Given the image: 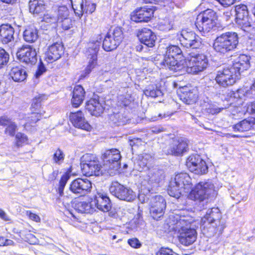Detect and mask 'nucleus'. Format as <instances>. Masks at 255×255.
Segmentation results:
<instances>
[{
  "instance_id": "nucleus-42",
  "label": "nucleus",
  "mask_w": 255,
  "mask_h": 255,
  "mask_svg": "<svg viewBox=\"0 0 255 255\" xmlns=\"http://www.w3.org/2000/svg\"><path fill=\"white\" fill-rule=\"evenodd\" d=\"M124 91L126 93V95H120L118 97V103L120 106H127L133 100L131 98V94L128 93L127 89H124Z\"/></svg>"
},
{
  "instance_id": "nucleus-23",
  "label": "nucleus",
  "mask_w": 255,
  "mask_h": 255,
  "mask_svg": "<svg viewBox=\"0 0 255 255\" xmlns=\"http://www.w3.org/2000/svg\"><path fill=\"white\" fill-rule=\"evenodd\" d=\"M164 178L163 170L157 168H148L146 172L144 180L151 187H148L147 190L150 192L152 187H157L158 184Z\"/></svg>"
},
{
  "instance_id": "nucleus-39",
  "label": "nucleus",
  "mask_w": 255,
  "mask_h": 255,
  "mask_svg": "<svg viewBox=\"0 0 255 255\" xmlns=\"http://www.w3.org/2000/svg\"><path fill=\"white\" fill-rule=\"evenodd\" d=\"M96 9V4L92 3L89 1H85L83 2V5L81 9L79 8L77 11H75L76 15L81 17L84 13H92Z\"/></svg>"
},
{
  "instance_id": "nucleus-4",
  "label": "nucleus",
  "mask_w": 255,
  "mask_h": 255,
  "mask_svg": "<svg viewBox=\"0 0 255 255\" xmlns=\"http://www.w3.org/2000/svg\"><path fill=\"white\" fill-rule=\"evenodd\" d=\"M239 43V37L235 32H227L218 36L215 40L213 47L219 53L225 54L235 50Z\"/></svg>"
},
{
  "instance_id": "nucleus-59",
  "label": "nucleus",
  "mask_w": 255,
  "mask_h": 255,
  "mask_svg": "<svg viewBox=\"0 0 255 255\" xmlns=\"http://www.w3.org/2000/svg\"><path fill=\"white\" fill-rule=\"evenodd\" d=\"M11 121V119L6 116L0 117V126H6Z\"/></svg>"
},
{
  "instance_id": "nucleus-28",
  "label": "nucleus",
  "mask_w": 255,
  "mask_h": 255,
  "mask_svg": "<svg viewBox=\"0 0 255 255\" xmlns=\"http://www.w3.org/2000/svg\"><path fill=\"white\" fill-rule=\"evenodd\" d=\"M187 147V140L185 138L181 137L173 141L168 149L167 153L176 156L180 155L186 151Z\"/></svg>"
},
{
  "instance_id": "nucleus-50",
  "label": "nucleus",
  "mask_w": 255,
  "mask_h": 255,
  "mask_svg": "<svg viewBox=\"0 0 255 255\" xmlns=\"http://www.w3.org/2000/svg\"><path fill=\"white\" fill-rule=\"evenodd\" d=\"M58 23L60 24L64 29L67 30L69 29L72 25V21L69 16L66 18H64L61 20L58 21Z\"/></svg>"
},
{
  "instance_id": "nucleus-34",
  "label": "nucleus",
  "mask_w": 255,
  "mask_h": 255,
  "mask_svg": "<svg viewBox=\"0 0 255 255\" xmlns=\"http://www.w3.org/2000/svg\"><path fill=\"white\" fill-rule=\"evenodd\" d=\"M9 76L14 82H21L26 79L27 75L24 68L15 66L10 69Z\"/></svg>"
},
{
  "instance_id": "nucleus-48",
  "label": "nucleus",
  "mask_w": 255,
  "mask_h": 255,
  "mask_svg": "<svg viewBox=\"0 0 255 255\" xmlns=\"http://www.w3.org/2000/svg\"><path fill=\"white\" fill-rule=\"evenodd\" d=\"M41 99L40 97H36L33 99L31 104V111L32 112H39L42 113L40 110L41 108Z\"/></svg>"
},
{
  "instance_id": "nucleus-56",
  "label": "nucleus",
  "mask_w": 255,
  "mask_h": 255,
  "mask_svg": "<svg viewBox=\"0 0 255 255\" xmlns=\"http://www.w3.org/2000/svg\"><path fill=\"white\" fill-rule=\"evenodd\" d=\"M69 177L70 176L68 173H66L63 174L61 178L59 185L63 187H65Z\"/></svg>"
},
{
  "instance_id": "nucleus-26",
  "label": "nucleus",
  "mask_w": 255,
  "mask_h": 255,
  "mask_svg": "<svg viewBox=\"0 0 255 255\" xmlns=\"http://www.w3.org/2000/svg\"><path fill=\"white\" fill-rule=\"evenodd\" d=\"M250 57L245 54L240 55L230 67L238 78L242 72L250 67Z\"/></svg>"
},
{
  "instance_id": "nucleus-15",
  "label": "nucleus",
  "mask_w": 255,
  "mask_h": 255,
  "mask_svg": "<svg viewBox=\"0 0 255 255\" xmlns=\"http://www.w3.org/2000/svg\"><path fill=\"white\" fill-rule=\"evenodd\" d=\"M16 56L20 61L27 64H34L37 60L36 49L31 45H23L19 48Z\"/></svg>"
},
{
  "instance_id": "nucleus-38",
  "label": "nucleus",
  "mask_w": 255,
  "mask_h": 255,
  "mask_svg": "<svg viewBox=\"0 0 255 255\" xmlns=\"http://www.w3.org/2000/svg\"><path fill=\"white\" fill-rule=\"evenodd\" d=\"M29 6L30 12L33 13H39L45 9V5L42 0H30Z\"/></svg>"
},
{
  "instance_id": "nucleus-33",
  "label": "nucleus",
  "mask_w": 255,
  "mask_h": 255,
  "mask_svg": "<svg viewBox=\"0 0 255 255\" xmlns=\"http://www.w3.org/2000/svg\"><path fill=\"white\" fill-rule=\"evenodd\" d=\"M85 95V92L81 85L75 86L73 91V95L71 99L72 105L74 108L79 107L83 103Z\"/></svg>"
},
{
  "instance_id": "nucleus-10",
  "label": "nucleus",
  "mask_w": 255,
  "mask_h": 255,
  "mask_svg": "<svg viewBox=\"0 0 255 255\" xmlns=\"http://www.w3.org/2000/svg\"><path fill=\"white\" fill-rule=\"evenodd\" d=\"M185 63L183 70H185L188 73L197 74L207 68L208 60L205 55L198 54L191 55Z\"/></svg>"
},
{
  "instance_id": "nucleus-31",
  "label": "nucleus",
  "mask_w": 255,
  "mask_h": 255,
  "mask_svg": "<svg viewBox=\"0 0 255 255\" xmlns=\"http://www.w3.org/2000/svg\"><path fill=\"white\" fill-rule=\"evenodd\" d=\"M14 29L9 24L0 26V40L3 44H7L14 40Z\"/></svg>"
},
{
  "instance_id": "nucleus-29",
  "label": "nucleus",
  "mask_w": 255,
  "mask_h": 255,
  "mask_svg": "<svg viewBox=\"0 0 255 255\" xmlns=\"http://www.w3.org/2000/svg\"><path fill=\"white\" fill-rule=\"evenodd\" d=\"M138 36L141 43L147 47H152L154 45L156 35L150 29L147 28L141 29Z\"/></svg>"
},
{
  "instance_id": "nucleus-7",
  "label": "nucleus",
  "mask_w": 255,
  "mask_h": 255,
  "mask_svg": "<svg viewBox=\"0 0 255 255\" xmlns=\"http://www.w3.org/2000/svg\"><path fill=\"white\" fill-rule=\"evenodd\" d=\"M121 152L116 148L107 150L102 155V168L111 176L116 174L121 165Z\"/></svg>"
},
{
  "instance_id": "nucleus-17",
  "label": "nucleus",
  "mask_w": 255,
  "mask_h": 255,
  "mask_svg": "<svg viewBox=\"0 0 255 255\" xmlns=\"http://www.w3.org/2000/svg\"><path fill=\"white\" fill-rule=\"evenodd\" d=\"M166 201L160 195L153 197L150 202V214L155 220H158L162 217L166 208Z\"/></svg>"
},
{
  "instance_id": "nucleus-41",
  "label": "nucleus",
  "mask_w": 255,
  "mask_h": 255,
  "mask_svg": "<svg viewBox=\"0 0 255 255\" xmlns=\"http://www.w3.org/2000/svg\"><path fill=\"white\" fill-rule=\"evenodd\" d=\"M152 160V156L147 153H143L139 156L138 164L140 166L138 169L141 171L145 168L147 164Z\"/></svg>"
},
{
  "instance_id": "nucleus-49",
  "label": "nucleus",
  "mask_w": 255,
  "mask_h": 255,
  "mask_svg": "<svg viewBox=\"0 0 255 255\" xmlns=\"http://www.w3.org/2000/svg\"><path fill=\"white\" fill-rule=\"evenodd\" d=\"M15 138L17 146H22L23 144L27 142L28 138L27 136L21 132H18L16 134Z\"/></svg>"
},
{
  "instance_id": "nucleus-8",
  "label": "nucleus",
  "mask_w": 255,
  "mask_h": 255,
  "mask_svg": "<svg viewBox=\"0 0 255 255\" xmlns=\"http://www.w3.org/2000/svg\"><path fill=\"white\" fill-rule=\"evenodd\" d=\"M81 169L82 172L87 176H99L103 174L105 170L99 164L97 158L93 154H86L82 158Z\"/></svg>"
},
{
  "instance_id": "nucleus-62",
  "label": "nucleus",
  "mask_w": 255,
  "mask_h": 255,
  "mask_svg": "<svg viewBox=\"0 0 255 255\" xmlns=\"http://www.w3.org/2000/svg\"><path fill=\"white\" fill-rule=\"evenodd\" d=\"M0 218L5 221H10L9 218L7 214L1 209H0Z\"/></svg>"
},
{
  "instance_id": "nucleus-63",
  "label": "nucleus",
  "mask_w": 255,
  "mask_h": 255,
  "mask_svg": "<svg viewBox=\"0 0 255 255\" xmlns=\"http://www.w3.org/2000/svg\"><path fill=\"white\" fill-rule=\"evenodd\" d=\"M232 129L234 131L243 132V130H240V129L242 128L241 126L240 125V122L234 125L232 127Z\"/></svg>"
},
{
  "instance_id": "nucleus-40",
  "label": "nucleus",
  "mask_w": 255,
  "mask_h": 255,
  "mask_svg": "<svg viewBox=\"0 0 255 255\" xmlns=\"http://www.w3.org/2000/svg\"><path fill=\"white\" fill-rule=\"evenodd\" d=\"M144 94L146 96L152 98H156L162 95L161 90L155 85H150L144 91Z\"/></svg>"
},
{
  "instance_id": "nucleus-36",
  "label": "nucleus",
  "mask_w": 255,
  "mask_h": 255,
  "mask_svg": "<svg viewBox=\"0 0 255 255\" xmlns=\"http://www.w3.org/2000/svg\"><path fill=\"white\" fill-rule=\"evenodd\" d=\"M42 114V113L32 112L28 116L23 118L25 121V123L24 124L25 128L26 130H30L31 127H34L36 122L41 118Z\"/></svg>"
},
{
  "instance_id": "nucleus-13",
  "label": "nucleus",
  "mask_w": 255,
  "mask_h": 255,
  "mask_svg": "<svg viewBox=\"0 0 255 255\" xmlns=\"http://www.w3.org/2000/svg\"><path fill=\"white\" fill-rule=\"evenodd\" d=\"M178 38L181 44L186 48H198L202 45L201 38L188 29H182Z\"/></svg>"
},
{
  "instance_id": "nucleus-27",
  "label": "nucleus",
  "mask_w": 255,
  "mask_h": 255,
  "mask_svg": "<svg viewBox=\"0 0 255 255\" xmlns=\"http://www.w3.org/2000/svg\"><path fill=\"white\" fill-rule=\"evenodd\" d=\"M95 209L96 208L104 212L110 211L111 204L109 198L106 194L98 193L93 200Z\"/></svg>"
},
{
  "instance_id": "nucleus-60",
  "label": "nucleus",
  "mask_w": 255,
  "mask_h": 255,
  "mask_svg": "<svg viewBox=\"0 0 255 255\" xmlns=\"http://www.w3.org/2000/svg\"><path fill=\"white\" fill-rule=\"evenodd\" d=\"M65 208L66 210L64 211V214L67 216L68 218L70 219L73 218L74 220L77 219L75 215L74 214L73 210L67 209L66 207H65Z\"/></svg>"
},
{
  "instance_id": "nucleus-57",
  "label": "nucleus",
  "mask_w": 255,
  "mask_h": 255,
  "mask_svg": "<svg viewBox=\"0 0 255 255\" xmlns=\"http://www.w3.org/2000/svg\"><path fill=\"white\" fill-rule=\"evenodd\" d=\"M223 18L227 22L231 21L233 18V13L231 10H227L223 13Z\"/></svg>"
},
{
  "instance_id": "nucleus-47",
  "label": "nucleus",
  "mask_w": 255,
  "mask_h": 255,
  "mask_svg": "<svg viewBox=\"0 0 255 255\" xmlns=\"http://www.w3.org/2000/svg\"><path fill=\"white\" fill-rule=\"evenodd\" d=\"M9 60V54L3 48H0V68L6 64Z\"/></svg>"
},
{
  "instance_id": "nucleus-25",
  "label": "nucleus",
  "mask_w": 255,
  "mask_h": 255,
  "mask_svg": "<svg viewBox=\"0 0 255 255\" xmlns=\"http://www.w3.org/2000/svg\"><path fill=\"white\" fill-rule=\"evenodd\" d=\"M69 117L70 121L75 128L86 131L91 130L92 127L86 120L82 111H78L76 112H71Z\"/></svg>"
},
{
  "instance_id": "nucleus-22",
  "label": "nucleus",
  "mask_w": 255,
  "mask_h": 255,
  "mask_svg": "<svg viewBox=\"0 0 255 255\" xmlns=\"http://www.w3.org/2000/svg\"><path fill=\"white\" fill-rule=\"evenodd\" d=\"M153 7L144 6L136 9L130 15L132 21L136 22H148L153 16Z\"/></svg>"
},
{
  "instance_id": "nucleus-1",
  "label": "nucleus",
  "mask_w": 255,
  "mask_h": 255,
  "mask_svg": "<svg viewBox=\"0 0 255 255\" xmlns=\"http://www.w3.org/2000/svg\"><path fill=\"white\" fill-rule=\"evenodd\" d=\"M187 211L175 210L171 213L167 220V224L171 230L177 232L179 234V242L183 245L188 246L196 240L197 232L190 227V217L186 216Z\"/></svg>"
},
{
  "instance_id": "nucleus-61",
  "label": "nucleus",
  "mask_w": 255,
  "mask_h": 255,
  "mask_svg": "<svg viewBox=\"0 0 255 255\" xmlns=\"http://www.w3.org/2000/svg\"><path fill=\"white\" fill-rule=\"evenodd\" d=\"M224 108H219L217 107H209L208 109V112L213 115L218 114Z\"/></svg>"
},
{
  "instance_id": "nucleus-30",
  "label": "nucleus",
  "mask_w": 255,
  "mask_h": 255,
  "mask_svg": "<svg viewBox=\"0 0 255 255\" xmlns=\"http://www.w3.org/2000/svg\"><path fill=\"white\" fill-rule=\"evenodd\" d=\"M86 109L91 115L97 117L100 116L104 110L103 104L96 98H92L87 102Z\"/></svg>"
},
{
  "instance_id": "nucleus-55",
  "label": "nucleus",
  "mask_w": 255,
  "mask_h": 255,
  "mask_svg": "<svg viewBox=\"0 0 255 255\" xmlns=\"http://www.w3.org/2000/svg\"><path fill=\"white\" fill-rule=\"evenodd\" d=\"M14 242L9 239H5L3 237H0V246H13Z\"/></svg>"
},
{
  "instance_id": "nucleus-12",
  "label": "nucleus",
  "mask_w": 255,
  "mask_h": 255,
  "mask_svg": "<svg viewBox=\"0 0 255 255\" xmlns=\"http://www.w3.org/2000/svg\"><path fill=\"white\" fill-rule=\"evenodd\" d=\"M111 194L120 200L131 202L136 197V195L130 188L125 187L118 182L112 183L110 188Z\"/></svg>"
},
{
  "instance_id": "nucleus-45",
  "label": "nucleus",
  "mask_w": 255,
  "mask_h": 255,
  "mask_svg": "<svg viewBox=\"0 0 255 255\" xmlns=\"http://www.w3.org/2000/svg\"><path fill=\"white\" fill-rule=\"evenodd\" d=\"M65 154L60 149H57L53 154L52 160L53 162L58 165L61 164L64 160Z\"/></svg>"
},
{
  "instance_id": "nucleus-9",
  "label": "nucleus",
  "mask_w": 255,
  "mask_h": 255,
  "mask_svg": "<svg viewBox=\"0 0 255 255\" xmlns=\"http://www.w3.org/2000/svg\"><path fill=\"white\" fill-rule=\"evenodd\" d=\"M217 20L216 13L213 10L208 9L198 15L195 25L199 31L207 32L215 26Z\"/></svg>"
},
{
  "instance_id": "nucleus-35",
  "label": "nucleus",
  "mask_w": 255,
  "mask_h": 255,
  "mask_svg": "<svg viewBox=\"0 0 255 255\" xmlns=\"http://www.w3.org/2000/svg\"><path fill=\"white\" fill-rule=\"evenodd\" d=\"M74 210L81 213L92 214L95 211L93 200L90 202H79L74 206Z\"/></svg>"
},
{
  "instance_id": "nucleus-44",
  "label": "nucleus",
  "mask_w": 255,
  "mask_h": 255,
  "mask_svg": "<svg viewBox=\"0 0 255 255\" xmlns=\"http://www.w3.org/2000/svg\"><path fill=\"white\" fill-rule=\"evenodd\" d=\"M56 15V13H55L53 9L44 15L42 21L48 24H56L58 23L57 17Z\"/></svg>"
},
{
  "instance_id": "nucleus-20",
  "label": "nucleus",
  "mask_w": 255,
  "mask_h": 255,
  "mask_svg": "<svg viewBox=\"0 0 255 255\" xmlns=\"http://www.w3.org/2000/svg\"><path fill=\"white\" fill-rule=\"evenodd\" d=\"M92 183L87 179L77 178L74 180L70 185V190L79 196L86 194L90 192Z\"/></svg>"
},
{
  "instance_id": "nucleus-2",
  "label": "nucleus",
  "mask_w": 255,
  "mask_h": 255,
  "mask_svg": "<svg viewBox=\"0 0 255 255\" xmlns=\"http://www.w3.org/2000/svg\"><path fill=\"white\" fill-rule=\"evenodd\" d=\"M221 219L222 214L218 208L208 209L201 220V228L203 233L208 236L222 233L225 226Z\"/></svg>"
},
{
  "instance_id": "nucleus-16",
  "label": "nucleus",
  "mask_w": 255,
  "mask_h": 255,
  "mask_svg": "<svg viewBox=\"0 0 255 255\" xmlns=\"http://www.w3.org/2000/svg\"><path fill=\"white\" fill-rule=\"evenodd\" d=\"M186 166L191 172L196 174H205L208 171L205 161L198 154L190 155L187 159Z\"/></svg>"
},
{
  "instance_id": "nucleus-24",
  "label": "nucleus",
  "mask_w": 255,
  "mask_h": 255,
  "mask_svg": "<svg viewBox=\"0 0 255 255\" xmlns=\"http://www.w3.org/2000/svg\"><path fill=\"white\" fill-rule=\"evenodd\" d=\"M64 52L61 43L56 42L49 46L44 54V59L48 63H52L60 58Z\"/></svg>"
},
{
  "instance_id": "nucleus-52",
  "label": "nucleus",
  "mask_w": 255,
  "mask_h": 255,
  "mask_svg": "<svg viewBox=\"0 0 255 255\" xmlns=\"http://www.w3.org/2000/svg\"><path fill=\"white\" fill-rule=\"evenodd\" d=\"M240 125L241 126L240 130H243V131H247L250 129L252 128L251 123L246 120H244L240 122Z\"/></svg>"
},
{
  "instance_id": "nucleus-19",
  "label": "nucleus",
  "mask_w": 255,
  "mask_h": 255,
  "mask_svg": "<svg viewBox=\"0 0 255 255\" xmlns=\"http://www.w3.org/2000/svg\"><path fill=\"white\" fill-rule=\"evenodd\" d=\"M239 78L229 67L219 71L216 77L217 83L220 86L226 87L232 85Z\"/></svg>"
},
{
  "instance_id": "nucleus-32",
  "label": "nucleus",
  "mask_w": 255,
  "mask_h": 255,
  "mask_svg": "<svg viewBox=\"0 0 255 255\" xmlns=\"http://www.w3.org/2000/svg\"><path fill=\"white\" fill-rule=\"evenodd\" d=\"M198 97V93L197 89H189L187 87L182 88L180 99L185 103L187 104L194 103L196 102Z\"/></svg>"
},
{
  "instance_id": "nucleus-51",
  "label": "nucleus",
  "mask_w": 255,
  "mask_h": 255,
  "mask_svg": "<svg viewBox=\"0 0 255 255\" xmlns=\"http://www.w3.org/2000/svg\"><path fill=\"white\" fill-rule=\"evenodd\" d=\"M156 255H178L172 250L167 248H161L156 253Z\"/></svg>"
},
{
  "instance_id": "nucleus-21",
  "label": "nucleus",
  "mask_w": 255,
  "mask_h": 255,
  "mask_svg": "<svg viewBox=\"0 0 255 255\" xmlns=\"http://www.w3.org/2000/svg\"><path fill=\"white\" fill-rule=\"evenodd\" d=\"M229 94L230 98L228 101L230 102V105L233 104L234 99L246 100L255 98V80L250 88L243 87L236 92H231Z\"/></svg>"
},
{
  "instance_id": "nucleus-11",
  "label": "nucleus",
  "mask_w": 255,
  "mask_h": 255,
  "mask_svg": "<svg viewBox=\"0 0 255 255\" xmlns=\"http://www.w3.org/2000/svg\"><path fill=\"white\" fill-rule=\"evenodd\" d=\"M101 46V41L98 40L90 42L86 52L87 58L89 59L88 64L85 69L84 74L82 76L85 77L88 75L97 64V53Z\"/></svg>"
},
{
  "instance_id": "nucleus-46",
  "label": "nucleus",
  "mask_w": 255,
  "mask_h": 255,
  "mask_svg": "<svg viewBox=\"0 0 255 255\" xmlns=\"http://www.w3.org/2000/svg\"><path fill=\"white\" fill-rule=\"evenodd\" d=\"M5 129V133L11 136H13L17 129L16 124L11 120L6 126Z\"/></svg>"
},
{
  "instance_id": "nucleus-54",
  "label": "nucleus",
  "mask_w": 255,
  "mask_h": 255,
  "mask_svg": "<svg viewBox=\"0 0 255 255\" xmlns=\"http://www.w3.org/2000/svg\"><path fill=\"white\" fill-rule=\"evenodd\" d=\"M26 215L32 221H35L36 222H39L40 221V218L39 216L31 212L30 211H27L26 212Z\"/></svg>"
},
{
  "instance_id": "nucleus-53",
  "label": "nucleus",
  "mask_w": 255,
  "mask_h": 255,
  "mask_svg": "<svg viewBox=\"0 0 255 255\" xmlns=\"http://www.w3.org/2000/svg\"><path fill=\"white\" fill-rule=\"evenodd\" d=\"M128 244L133 248H139L141 245L136 238H133L128 240Z\"/></svg>"
},
{
  "instance_id": "nucleus-5",
  "label": "nucleus",
  "mask_w": 255,
  "mask_h": 255,
  "mask_svg": "<svg viewBox=\"0 0 255 255\" xmlns=\"http://www.w3.org/2000/svg\"><path fill=\"white\" fill-rule=\"evenodd\" d=\"M217 194V191L211 181H202L192 189L189 198L194 201L201 202L213 198Z\"/></svg>"
},
{
  "instance_id": "nucleus-64",
  "label": "nucleus",
  "mask_w": 255,
  "mask_h": 255,
  "mask_svg": "<svg viewBox=\"0 0 255 255\" xmlns=\"http://www.w3.org/2000/svg\"><path fill=\"white\" fill-rule=\"evenodd\" d=\"M170 25L169 24H163L162 22L160 23V24L159 25V28L161 30H169L170 29Z\"/></svg>"
},
{
  "instance_id": "nucleus-14",
  "label": "nucleus",
  "mask_w": 255,
  "mask_h": 255,
  "mask_svg": "<svg viewBox=\"0 0 255 255\" xmlns=\"http://www.w3.org/2000/svg\"><path fill=\"white\" fill-rule=\"evenodd\" d=\"M123 32L120 28L117 27L107 33L103 43V48L106 51H112L119 45L122 41Z\"/></svg>"
},
{
  "instance_id": "nucleus-3",
  "label": "nucleus",
  "mask_w": 255,
  "mask_h": 255,
  "mask_svg": "<svg viewBox=\"0 0 255 255\" xmlns=\"http://www.w3.org/2000/svg\"><path fill=\"white\" fill-rule=\"evenodd\" d=\"M191 179L186 173H180L172 178L169 182L168 193L170 196L177 199L191 189Z\"/></svg>"
},
{
  "instance_id": "nucleus-6",
  "label": "nucleus",
  "mask_w": 255,
  "mask_h": 255,
  "mask_svg": "<svg viewBox=\"0 0 255 255\" xmlns=\"http://www.w3.org/2000/svg\"><path fill=\"white\" fill-rule=\"evenodd\" d=\"M181 53L182 51L178 46H169L167 48L163 60L160 62L161 67L168 68L173 71H178L183 69L185 67V61L180 60V62H178L177 60V57L180 56Z\"/></svg>"
},
{
  "instance_id": "nucleus-58",
  "label": "nucleus",
  "mask_w": 255,
  "mask_h": 255,
  "mask_svg": "<svg viewBox=\"0 0 255 255\" xmlns=\"http://www.w3.org/2000/svg\"><path fill=\"white\" fill-rule=\"evenodd\" d=\"M46 71V68L43 64L41 63L35 73V77L39 78Z\"/></svg>"
},
{
  "instance_id": "nucleus-18",
  "label": "nucleus",
  "mask_w": 255,
  "mask_h": 255,
  "mask_svg": "<svg viewBox=\"0 0 255 255\" xmlns=\"http://www.w3.org/2000/svg\"><path fill=\"white\" fill-rule=\"evenodd\" d=\"M236 23L244 31L248 30L251 26L249 11L247 5L239 4L235 6Z\"/></svg>"
},
{
  "instance_id": "nucleus-43",
  "label": "nucleus",
  "mask_w": 255,
  "mask_h": 255,
  "mask_svg": "<svg viewBox=\"0 0 255 255\" xmlns=\"http://www.w3.org/2000/svg\"><path fill=\"white\" fill-rule=\"evenodd\" d=\"M54 11L55 13H56V16L57 17L58 21L68 17L69 15L68 9L65 5L60 6L57 9H54Z\"/></svg>"
},
{
  "instance_id": "nucleus-37",
  "label": "nucleus",
  "mask_w": 255,
  "mask_h": 255,
  "mask_svg": "<svg viewBox=\"0 0 255 255\" xmlns=\"http://www.w3.org/2000/svg\"><path fill=\"white\" fill-rule=\"evenodd\" d=\"M24 40L29 43L34 42L38 37V30L34 26H29L23 32Z\"/></svg>"
}]
</instances>
